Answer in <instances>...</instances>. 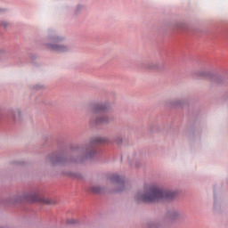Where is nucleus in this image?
Wrapping results in <instances>:
<instances>
[{"label": "nucleus", "instance_id": "nucleus-4", "mask_svg": "<svg viewBox=\"0 0 228 228\" xmlns=\"http://www.w3.org/2000/svg\"><path fill=\"white\" fill-rule=\"evenodd\" d=\"M53 42L55 44L53 45H49V49H51V51H55L56 53H67V51H69L68 46H65L63 45H60L58 44L60 42V39L55 38L53 40Z\"/></svg>", "mask_w": 228, "mask_h": 228}, {"label": "nucleus", "instance_id": "nucleus-3", "mask_svg": "<svg viewBox=\"0 0 228 228\" xmlns=\"http://www.w3.org/2000/svg\"><path fill=\"white\" fill-rule=\"evenodd\" d=\"M104 142H106V139L102 138V137H98L96 139H94L92 142H91V146H89L88 148L86 149V158H92V156H94L95 154V148H94V145H97V143H104Z\"/></svg>", "mask_w": 228, "mask_h": 228}, {"label": "nucleus", "instance_id": "nucleus-6", "mask_svg": "<svg viewBox=\"0 0 228 228\" xmlns=\"http://www.w3.org/2000/svg\"><path fill=\"white\" fill-rule=\"evenodd\" d=\"M108 111V105L106 104H95L93 106V113L94 115L104 113Z\"/></svg>", "mask_w": 228, "mask_h": 228}, {"label": "nucleus", "instance_id": "nucleus-12", "mask_svg": "<svg viewBox=\"0 0 228 228\" xmlns=\"http://www.w3.org/2000/svg\"><path fill=\"white\" fill-rule=\"evenodd\" d=\"M56 160L58 161V163H60V161H61V160H60V158H56Z\"/></svg>", "mask_w": 228, "mask_h": 228}, {"label": "nucleus", "instance_id": "nucleus-9", "mask_svg": "<svg viewBox=\"0 0 228 228\" xmlns=\"http://www.w3.org/2000/svg\"><path fill=\"white\" fill-rule=\"evenodd\" d=\"M177 216H179V215L177 213L174 212L173 214H171L169 216V218H170V220H175V218H177Z\"/></svg>", "mask_w": 228, "mask_h": 228}, {"label": "nucleus", "instance_id": "nucleus-8", "mask_svg": "<svg viewBox=\"0 0 228 228\" xmlns=\"http://www.w3.org/2000/svg\"><path fill=\"white\" fill-rule=\"evenodd\" d=\"M92 191H94V193H101V187L94 186L92 188Z\"/></svg>", "mask_w": 228, "mask_h": 228}, {"label": "nucleus", "instance_id": "nucleus-1", "mask_svg": "<svg viewBox=\"0 0 228 228\" xmlns=\"http://www.w3.org/2000/svg\"><path fill=\"white\" fill-rule=\"evenodd\" d=\"M175 197V192L165 190L158 186H144L143 191L136 194L137 202H163L172 200Z\"/></svg>", "mask_w": 228, "mask_h": 228}, {"label": "nucleus", "instance_id": "nucleus-2", "mask_svg": "<svg viewBox=\"0 0 228 228\" xmlns=\"http://www.w3.org/2000/svg\"><path fill=\"white\" fill-rule=\"evenodd\" d=\"M20 200L21 202H45V204H53L51 200H43L42 198H40V195H38V193L25 194L20 197Z\"/></svg>", "mask_w": 228, "mask_h": 228}, {"label": "nucleus", "instance_id": "nucleus-5", "mask_svg": "<svg viewBox=\"0 0 228 228\" xmlns=\"http://www.w3.org/2000/svg\"><path fill=\"white\" fill-rule=\"evenodd\" d=\"M110 181L111 183H113V184H118V186L121 188L118 189L117 191H122L124 190V180L120 178L118 175H113L110 177Z\"/></svg>", "mask_w": 228, "mask_h": 228}, {"label": "nucleus", "instance_id": "nucleus-10", "mask_svg": "<svg viewBox=\"0 0 228 228\" xmlns=\"http://www.w3.org/2000/svg\"><path fill=\"white\" fill-rule=\"evenodd\" d=\"M149 228H158V224H152L149 226Z\"/></svg>", "mask_w": 228, "mask_h": 228}, {"label": "nucleus", "instance_id": "nucleus-11", "mask_svg": "<svg viewBox=\"0 0 228 228\" xmlns=\"http://www.w3.org/2000/svg\"><path fill=\"white\" fill-rule=\"evenodd\" d=\"M200 74V76H206V73H204V72H201Z\"/></svg>", "mask_w": 228, "mask_h": 228}, {"label": "nucleus", "instance_id": "nucleus-7", "mask_svg": "<svg viewBox=\"0 0 228 228\" xmlns=\"http://www.w3.org/2000/svg\"><path fill=\"white\" fill-rule=\"evenodd\" d=\"M108 122H110L108 118H99L96 119V124H108Z\"/></svg>", "mask_w": 228, "mask_h": 228}]
</instances>
